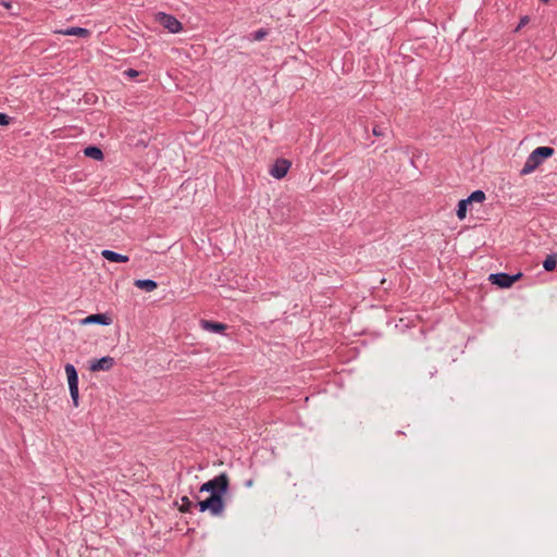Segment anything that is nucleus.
<instances>
[{
	"label": "nucleus",
	"mask_w": 557,
	"mask_h": 557,
	"mask_svg": "<svg viewBox=\"0 0 557 557\" xmlns=\"http://www.w3.org/2000/svg\"><path fill=\"white\" fill-rule=\"evenodd\" d=\"M230 480L226 473H221L203 483L200 486V492L210 493L209 497L198 502V507L201 512L209 511L212 516H220L225 508L224 495L227 493Z\"/></svg>",
	"instance_id": "f257e3e1"
},
{
	"label": "nucleus",
	"mask_w": 557,
	"mask_h": 557,
	"mask_svg": "<svg viewBox=\"0 0 557 557\" xmlns=\"http://www.w3.org/2000/svg\"><path fill=\"white\" fill-rule=\"evenodd\" d=\"M554 154V149L550 147H537L534 149L531 154L528 157L521 173L529 174L533 172L545 159L552 157Z\"/></svg>",
	"instance_id": "f03ea898"
},
{
	"label": "nucleus",
	"mask_w": 557,
	"mask_h": 557,
	"mask_svg": "<svg viewBox=\"0 0 557 557\" xmlns=\"http://www.w3.org/2000/svg\"><path fill=\"white\" fill-rule=\"evenodd\" d=\"M64 370L67 376V383L73 405L78 407V375L76 369L73 364L66 363Z\"/></svg>",
	"instance_id": "7ed1b4c3"
},
{
	"label": "nucleus",
	"mask_w": 557,
	"mask_h": 557,
	"mask_svg": "<svg viewBox=\"0 0 557 557\" xmlns=\"http://www.w3.org/2000/svg\"><path fill=\"white\" fill-rule=\"evenodd\" d=\"M156 20L170 33L176 34L182 30V23L172 15L160 12L157 14Z\"/></svg>",
	"instance_id": "20e7f679"
},
{
	"label": "nucleus",
	"mask_w": 557,
	"mask_h": 557,
	"mask_svg": "<svg viewBox=\"0 0 557 557\" xmlns=\"http://www.w3.org/2000/svg\"><path fill=\"white\" fill-rule=\"evenodd\" d=\"M521 276H522V273H518L515 275H508L506 273H496V274H491L488 280L492 284H495L503 288H508L515 282H517Z\"/></svg>",
	"instance_id": "39448f33"
},
{
	"label": "nucleus",
	"mask_w": 557,
	"mask_h": 557,
	"mask_svg": "<svg viewBox=\"0 0 557 557\" xmlns=\"http://www.w3.org/2000/svg\"><path fill=\"white\" fill-rule=\"evenodd\" d=\"M112 318L107 313H96L87 315L86 318L79 321L81 325L88 324H101V325H110L112 324Z\"/></svg>",
	"instance_id": "423d86ee"
},
{
	"label": "nucleus",
	"mask_w": 557,
	"mask_h": 557,
	"mask_svg": "<svg viewBox=\"0 0 557 557\" xmlns=\"http://www.w3.org/2000/svg\"><path fill=\"white\" fill-rule=\"evenodd\" d=\"M114 366V359L110 356L102 357L97 360H91L89 370L91 372L109 371Z\"/></svg>",
	"instance_id": "0eeeda50"
},
{
	"label": "nucleus",
	"mask_w": 557,
	"mask_h": 557,
	"mask_svg": "<svg viewBox=\"0 0 557 557\" xmlns=\"http://www.w3.org/2000/svg\"><path fill=\"white\" fill-rule=\"evenodd\" d=\"M290 168V162L285 159H278L270 169V174L275 178H283Z\"/></svg>",
	"instance_id": "6e6552de"
},
{
	"label": "nucleus",
	"mask_w": 557,
	"mask_h": 557,
	"mask_svg": "<svg viewBox=\"0 0 557 557\" xmlns=\"http://www.w3.org/2000/svg\"><path fill=\"white\" fill-rule=\"evenodd\" d=\"M55 33L64 36H77L82 38H87L90 36V32L83 27H70L66 29L55 30Z\"/></svg>",
	"instance_id": "1a4fd4ad"
},
{
	"label": "nucleus",
	"mask_w": 557,
	"mask_h": 557,
	"mask_svg": "<svg viewBox=\"0 0 557 557\" xmlns=\"http://www.w3.org/2000/svg\"><path fill=\"white\" fill-rule=\"evenodd\" d=\"M201 327L206 331L213 332V333H221L226 329V325L219 322L202 320L200 322Z\"/></svg>",
	"instance_id": "9d476101"
},
{
	"label": "nucleus",
	"mask_w": 557,
	"mask_h": 557,
	"mask_svg": "<svg viewBox=\"0 0 557 557\" xmlns=\"http://www.w3.org/2000/svg\"><path fill=\"white\" fill-rule=\"evenodd\" d=\"M102 257L111 262H127L128 257L124 255H120L117 252H114L112 250H103L101 252Z\"/></svg>",
	"instance_id": "9b49d317"
},
{
	"label": "nucleus",
	"mask_w": 557,
	"mask_h": 557,
	"mask_svg": "<svg viewBox=\"0 0 557 557\" xmlns=\"http://www.w3.org/2000/svg\"><path fill=\"white\" fill-rule=\"evenodd\" d=\"M134 285L146 292H152L158 287V284L152 280H136Z\"/></svg>",
	"instance_id": "f8f14e48"
},
{
	"label": "nucleus",
	"mask_w": 557,
	"mask_h": 557,
	"mask_svg": "<svg viewBox=\"0 0 557 557\" xmlns=\"http://www.w3.org/2000/svg\"><path fill=\"white\" fill-rule=\"evenodd\" d=\"M84 154L94 160H102L103 159V153H102L101 149H99L98 147H95V146H89V147L85 148Z\"/></svg>",
	"instance_id": "ddd939ff"
},
{
	"label": "nucleus",
	"mask_w": 557,
	"mask_h": 557,
	"mask_svg": "<svg viewBox=\"0 0 557 557\" xmlns=\"http://www.w3.org/2000/svg\"><path fill=\"white\" fill-rule=\"evenodd\" d=\"M469 201H467V199H462L459 201L458 203V209H457V216L459 220H463L467 215V209H468V206H469Z\"/></svg>",
	"instance_id": "4468645a"
},
{
	"label": "nucleus",
	"mask_w": 557,
	"mask_h": 557,
	"mask_svg": "<svg viewBox=\"0 0 557 557\" xmlns=\"http://www.w3.org/2000/svg\"><path fill=\"white\" fill-rule=\"evenodd\" d=\"M556 264H557V256L556 255L547 256L543 262V267L546 271H553L556 268Z\"/></svg>",
	"instance_id": "2eb2a0df"
},
{
	"label": "nucleus",
	"mask_w": 557,
	"mask_h": 557,
	"mask_svg": "<svg viewBox=\"0 0 557 557\" xmlns=\"http://www.w3.org/2000/svg\"><path fill=\"white\" fill-rule=\"evenodd\" d=\"M485 200V194L482 191V190H475L473 191L468 198H467V201H469V203H473V202H483Z\"/></svg>",
	"instance_id": "dca6fc26"
},
{
	"label": "nucleus",
	"mask_w": 557,
	"mask_h": 557,
	"mask_svg": "<svg viewBox=\"0 0 557 557\" xmlns=\"http://www.w3.org/2000/svg\"><path fill=\"white\" fill-rule=\"evenodd\" d=\"M181 506H180V510L182 512H188L193 506V503L189 500V498L187 496H183L181 498Z\"/></svg>",
	"instance_id": "f3484780"
},
{
	"label": "nucleus",
	"mask_w": 557,
	"mask_h": 557,
	"mask_svg": "<svg viewBox=\"0 0 557 557\" xmlns=\"http://www.w3.org/2000/svg\"><path fill=\"white\" fill-rule=\"evenodd\" d=\"M267 32L264 29H259L252 34V39L256 41H260L265 38Z\"/></svg>",
	"instance_id": "a211bd4d"
},
{
	"label": "nucleus",
	"mask_w": 557,
	"mask_h": 557,
	"mask_svg": "<svg viewBox=\"0 0 557 557\" xmlns=\"http://www.w3.org/2000/svg\"><path fill=\"white\" fill-rule=\"evenodd\" d=\"M530 22V18L529 16H523L520 18V22H519V25L517 27L516 30H519L520 28H522L523 26H525L528 23Z\"/></svg>",
	"instance_id": "6ab92c4d"
},
{
	"label": "nucleus",
	"mask_w": 557,
	"mask_h": 557,
	"mask_svg": "<svg viewBox=\"0 0 557 557\" xmlns=\"http://www.w3.org/2000/svg\"><path fill=\"white\" fill-rule=\"evenodd\" d=\"M9 122L10 117L4 113H0V125H8Z\"/></svg>",
	"instance_id": "aec40b11"
},
{
	"label": "nucleus",
	"mask_w": 557,
	"mask_h": 557,
	"mask_svg": "<svg viewBox=\"0 0 557 557\" xmlns=\"http://www.w3.org/2000/svg\"><path fill=\"white\" fill-rule=\"evenodd\" d=\"M129 76H136L138 73L135 70H128L126 72Z\"/></svg>",
	"instance_id": "412c9836"
},
{
	"label": "nucleus",
	"mask_w": 557,
	"mask_h": 557,
	"mask_svg": "<svg viewBox=\"0 0 557 557\" xmlns=\"http://www.w3.org/2000/svg\"><path fill=\"white\" fill-rule=\"evenodd\" d=\"M373 134H374L375 136H381V134H382V133H381L376 127H374V128H373Z\"/></svg>",
	"instance_id": "4be33fe9"
},
{
	"label": "nucleus",
	"mask_w": 557,
	"mask_h": 557,
	"mask_svg": "<svg viewBox=\"0 0 557 557\" xmlns=\"http://www.w3.org/2000/svg\"><path fill=\"white\" fill-rule=\"evenodd\" d=\"M1 4L7 9L11 8V4L9 2H1Z\"/></svg>",
	"instance_id": "5701e85b"
},
{
	"label": "nucleus",
	"mask_w": 557,
	"mask_h": 557,
	"mask_svg": "<svg viewBox=\"0 0 557 557\" xmlns=\"http://www.w3.org/2000/svg\"><path fill=\"white\" fill-rule=\"evenodd\" d=\"M541 1L546 3V2H548L549 0H541Z\"/></svg>",
	"instance_id": "b1692460"
}]
</instances>
